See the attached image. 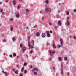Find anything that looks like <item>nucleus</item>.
Instances as JSON below:
<instances>
[{
    "label": "nucleus",
    "mask_w": 76,
    "mask_h": 76,
    "mask_svg": "<svg viewBox=\"0 0 76 76\" xmlns=\"http://www.w3.org/2000/svg\"><path fill=\"white\" fill-rule=\"evenodd\" d=\"M30 36H28V45L29 47V49L30 48H34V47L32 45H31V42L30 41Z\"/></svg>",
    "instance_id": "1"
},
{
    "label": "nucleus",
    "mask_w": 76,
    "mask_h": 76,
    "mask_svg": "<svg viewBox=\"0 0 76 76\" xmlns=\"http://www.w3.org/2000/svg\"><path fill=\"white\" fill-rule=\"evenodd\" d=\"M46 12H48V11L49 12H51V9L50 8H47L46 7L45 9Z\"/></svg>",
    "instance_id": "2"
},
{
    "label": "nucleus",
    "mask_w": 76,
    "mask_h": 76,
    "mask_svg": "<svg viewBox=\"0 0 76 76\" xmlns=\"http://www.w3.org/2000/svg\"><path fill=\"white\" fill-rule=\"evenodd\" d=\"M35 70L36 71V72H38V69L37 68H35L32 69V72H35Z\"/></svg>",
    "instance_id": "3"
},
{
    "label": "nucleus",
    "mask_w": 76,
    "mask_h": 76,
    "mask_svg": "<svg viewBox=\"0 0 76 76\" xmlns=\"http://www.w3.org/2000/svg\"><path fill=\"white\" fill-rule=\"evenodd\" d=\"M60 42L61 44V46H63V39H62L61 38L60 39Z\"/></svg>",
    "instance_id": "4"
},
{
    "label": "nucleus",
    "mask_w": 76,
    "mask_h": 76,
    "mask_svg": "<svg viewBox=\"0 0 76 76\" xmlns=\"http://www.w3.org/2000/svg\"><path fill=\"white\" fill-rule=\"evenodd\" d=\"M13 4H14V6H15L16 4V0H13Z\"/></svg>",
    "instance_id": "5"
},
{
    "label": "nucleus",
    "mask_w": 76,
    "mask_h": 76,
    "mask_svg": "<svg viewBox=\"0 0 76 76\" xmlns=\"http://www.w3.org/2000/svg\"><path fill=\"white\" fill-rule=\"evenodd\" d=\"M36 35L37 37H39V36H40V33L37 32L36 34Z\"/></svg>",
    "instance_id": "6"
},
{
    "label": "nucleus",
    "mask_w": 76,
    "mask_h": 76,
    "mask_svg": "<svg viewBox=\"0 0 76 76\" xmlns=\"http://www.w3.org/2000/svg\"><path fill=\"white\" fill-rule=\"evenodd\" d=\"M42 36L43 38H45V33H42Z\"/></svg>",
    "instance_id": "7"
},
{
    "label": "nucleus",
    "mask_w": 76,
    "mask_h": 76,
    "mask_svg": "<svg viewBox=\"0 0 76 76\" xmlns=\"http://www.w3.org/2000/svg\"><path fill=\"white\" fill-rule=\"evenodd\" d=\"M20 5H18L17 7V9H18V10H19V9H20Z\"/></svg>",
    "instance_id": "8"
},
{
    "label": "nucleus",
    "mask_w": 76,
    "mask_h": 76,
    "mask_svg": "<svg viewBox=\"0 0 76 76\" xmlns=\"http://www.w3.org/2000/svg\"><path fill=\"white\" fill-rule=\"evenodd\" d=\"M29 10H28V9H26V13L28 14V13H29Z\"/></svg>",
    "instance_id": "9"
},
{
    "label": "nucleus",
    "mask_w": 76,
    "mask_h": 76,
    "mask_svg": "<svg viewBox=\"0 0 76 76\" xmlns=\"http://www.w3.org/2000/svg\"><path fill=\"white\" fill-rule=\"evenodd\" d=\"M61 21H58V25H61Z\"/></svg>",
    "instance_id": "10"
},
{
    "label": "nucleus",
    "mask_w": 76,
    "mask_h": 76,
    "mask_svg": "<svg viewBox=\"0 0 76 76\" xmlns=\"http://www.w3.org/2000/svg\"><path fill=\"white\" fill-rule=\"evenodd\" d=\"M65 12H66V15H69V13H70V12H69L68 11H66Z\"/></svg>",
    "instance_id": "11"
},
{
    "label": "nucleus",
    "mask_w": 76,
    "mask_h": 76,
    "mask_svg": "<svg viewBox=\"0 0 76 76\" xmlns=\"http://www.w3.org/2000/svg\"><path fill=\"white\" fill-rule=\"evenodd\" d=\"M18 72H19V71H18V70L15 71H14V73L15 74H18Z\"/></svg>",
    "instance_id": "12"
},
{
    "label": "nucleus",
    "mask_w": 76,
    "mask_h": 76,
    "mask_svg": "<svg viewBox=\"0 0 76 76\" xmlns=\"http://www.w3.org/2000/svg\"><path fill=\"white\" fill-rule=\"evenodd\" d=\"M24 66L23 67L21 68V72H23V70H24Z\"/></svg>",
    "instance_id": "13"
},
{
    "label": "nucleus",
    "mask_w": 76,
    "mask_h": 76,
    "mask_svg": "<svg viewBox=\"0 0 76 76\" xmlns=\"http://www.w3.org/2000/svg\"><path fill=\"white\" fill-rule=\"evenodd\" d=\"M66 25H70V23L68 21V20H67L66 22Z\"/></svg>",
    "instance_id": "14"
},
{
    "label": "nucleus",
    "mask_w": 76,
    "mask_h": 76,
    "mask_svg": "<svg viewBox=\"0 0 76 76\" xmlns=\"http://www.w3.org/2000/svg\"><path fill=\"white\" fill-rule=\"evenodd\" d=\"M58 60L60 61H61V60H62V58L61 57H59L58 58Z\"/></svg>",
    "instance_id": "15"
},
{
    "label": "nucleus",
    "mask_w": 76,
    "mask_h": 76,
    "mask_svg": "<svg viewBox=\"0 0 76 76\" xmlns=\"http://www.w3.org/2000/svg\"><path fill=\"white\" fill-rule=\"evenodd\" d=\"M10 29L11 31H12L13 30V27L12 26L11 27Z\"/></svg>",
    "instance_id": "16"
},
{
    "label": "nucleus",
    "mask_w": 76,
    "mask_h": 76,
    "mask_svg": "<svg viewBox=\"0 0 76 76\" xmlns=\"http://www.w3.org/2000/svg\"><path fill=\"white\" fill-rule=\"evenodd\" d=\"M26 50V48H23L22 49V50L23 51H25Z\"/></svg>",
    "instance_id": "17"
},
{
    "label": "nucleus",
    "mask_w": 76,
    "mask_h": 76,
    "mask_svg": "<svg viewBox=\"0 0 76 76\" xmlns=\"http://www.w3.org/2000/svg\"><path fill=\"white\" fill-rule=\"evenodd\" d=\"M45 3L46 4H48V0H46L45 1Z\"/></svg>",
    "instance_id": "18"
},
{
    "label": "nucleus",
    "mask_w": 76,
    "mask_h": 76,
    "mask_svg": "<svg viewBox=\"0 0 76 76\" xmlns=\"http://www.w3.org/2000/svg\"><path fill=\"white\" fill-rule=\"evenodd\" d=\"M64 59L66 61L67 60V57H65L64 58Z\"/></svg>",
    "instance_id": "19"
},
{
    "label": "nucleus",
    "mask_w": 76,
    "mask_h": 76,
    "mask_svg": "<svg viewBox=\"0 0 76 76\" xmlns=\"http://www.w3.org/2000/svg\"><path fill=\"white\" fill-rule=\"evenodd\" d=\"M53 48H56V45L55 44H54L53 45Z\"/></svg>",
    "instance_id": "20"
},
{
    "label": "nucleus",
    "mask_w": 76,
    "mask_h": 76,
    "mask_svg": "<svg viewBox=\"0 0 76 76\" xmlns=\"http://www.w3.org/2000/svg\"><path fill=\"white\" fill-rule=\"evenodd\" d=\"M34 75H37V73L36 72H34Z\"/></svg>",
    "instance_id": "21"
},
{
    "label": "nucleus",
    "mask_w": 76,
    "mask_h": 76,
    "mask_svg": "<svg viewBox=\"0 0 76 76\" xmlns=\"http://www.w3.org/2000/svg\"><path fill=\"white\" fill-rule=\"evenodd\" d=\"M3 73H5V76H8V75H7V74L6 72H3Z\"/></svg>",
    "instance_id": "22"
},
{
    "label": "nucleus",
    "mask_w": 76,
    "mask_h": 76,
    "mask_svg": "<svg viewBox=\"0 0 76 76\" xmlns=\"http://www.w3.org/2000/svg\"><path fill=\"white\" fill-rule=\"evenodd\" d=\"M55 53V52L54 51H52V52L50 53L51 55H52V54H53V53Z\"/></svg>",
    "instance_id": "23"
},
{
    "label": "nucleus",
    "mask_w": 76,
    "mask_h": 76,
    "mask_svg": "<svg viewBox=\"0 0 76 76\" xmlns=\"http://www.w3.org/2000/svg\"><path fill=\"white\" fill-rule=\"evenodd\" d=\"M16 16L17 18H18L19 16V14H17L16 15Z\"/></svg>",
    "instance_id": "24"
},
{
    "label": "nucleus",
    "mask_w": 76,
    "mask_h": 76,
    "mask_svg": "<svg viewBox=\"0 0 76 76\" xmlns=\"http://www.w3.org/2000/svg\"><path fill=\"white\" fill-rule=\"evenodd\" d=\"M58 48H60V47H61V45H58Z\"/></svg>",
    "instance_id": "25"
},
{
    "label": "nucleus",
    "mask_w": 76,
    "mask_h": 76,
    "mask_svg": "<svg viewBox=\"0 0 76 76\" xmlns=\"http://www.w3.org/2000/svg\"><path fill=\"white\" fill-rule=\"evenodd\" d=\"M47 37H50V34H47Z\"/></svg>",
    "instance_id": "26"
},
{
    "label": "nucleus",
    "mask_w": 76,
    "mask_h": 76,
    "mask_svg": "<svg viewBox=\"0 0 76 76\" xmlns=\"http://www.w3.org/2000/svg\"><path fill=\"white\" fill-rule=\"evenodd\" d=\"M24 66H26V65H27V64L25 62L24 64Z\"/></svg>",
    "instance_id": "27"
},
{
    "label": "nucleus",
    "mask_w": 76,
    "mask_h": 76,
    "mask_svg": "<svg viewBox=\"0 0 76 76\" xmlns=\"http://www.w3.org/2000/svg\"><path fill=\"white\" fill-rule=\"evenodd\" d=\"M46 33H47V34H49V33H50V32H49V31H46Z\"/></svg>",
    "instance_id": "28"
},
{
    "label": "nucleus",
    "mask_w": 76,
    "mask_h": 76,
    "mask_svg": "<svg viewBox=\"0 0 76 76\" xmlns=\"http://www.w3.org/2000/svg\"><path fill=\"white\" fill-rule=\"evenodd\" d=\"M13 56H16V53H14L13 54Z\"/></svg>",
    "instance_id": "29"
},
{
    "label": "nucleus",
    "mask_w": 76,
    "mask_h": 76,
    "mask_svg": "<svg viewBox=\"0 0 76 76\" xmlns=\"http://www.w3.org/2000/svg\"><path fill=\"white\" fill-rule=\"evenodd\" d=\"M73 38L74 39H75L76 40V37L75 36H74L73 37Z\"/></svg>",
    "instance_id": "30"
},
{
    "label": "nucleus",
    "mask_w": 76,
    "mask_h": 76,
    "mask_svg": "<svg viewBox=\"0 0 76 76\" xmlns=\"http://www.w3.org/2000/svg\"><path fill=\"white\" fill-rule=\"evenodd\" d=\"M15 39H15V37L13 38L12 39V40H13V41H15Z\"/></svg>",
    "instance_id": "31"
},
{
    "label": "nucleus",
    "mask_w": 76,
    "mask_h": 76,
    "mask_svg": "<svg viewBox=\"0 0 76 76\" xmlns=\"http://www.w3.org/2000/svg\"><path fill=\"white\" fill-rule=\"evenodd\" d=\"M49 25H52V23H51V22H50L49 23Z\"/></svg>",
    "instance_id": "32"
},
{
    "label": "nucleus",
    "mask_w": 76,
    "mask_h": 76,
    "mask_svg": "<svg viewBox=\"0 0 76 76\" xmlns=\"http://www.w3.org/2000/svg\"><path fill=\"white\" fill-rule=\"evenodd\" d=\"M61 73L62 75H63V70H61Z\"/></svg>",
    "instance_id": "33"
},
{
    "label": "nucleus",
    "mask_w": 76,
    "mask_h": 76,
    "mask_svg": "<svg viewBox=\"0 0 76 76\" xmlns=\"http://www.w3.org/2000/svg\"><path fill=\"white\" fill-rule=\"evenodd\" d=\"M20 48H22V47H23V46L22 45V44H21L20 45Z\"/></svg>",
    "instance_id": "34"
},
{
    "label": "nucleus",
    "mask_w": 76,
    "mask_h": 76,
    "mask_svg": "<svg viewBox=\"0 0 76 76\" xmlns=\"http://www.w3.org/2000/svg\"><path fill=\"white\" fill-rule=\"evenodd\" d=\"M24 73H27V71H26V70H25L24 71Z\"/></svg>",
    "instance_id": "35"
},
{
    "label": "nucleus",
    "mask_w": 76,
    "mask_h": 76,
    "mask_svg": "<svg viewBox=\"0 0 76 76\" xmlns=\"http://www.w3.org/2000/svg\"><path fill=\"white\" fill-rule=\"evenodd\" d=\"M19 65H17V67H18V68H19Z\"/></svg>",
    "instance_id": "36"
},
{
    "label": "nucleus",
    "mask_w": 76,
    "mask_h": 76,
    "mask_svg": "<svg viewBox=\"0 0 76 76\" xmlns=\"http://www.w3.org/2000/svg\"><path fill=\"white\" fill-rule=\"evenodd\" d=\"M20 76H23V75L22 74H20Z\"/></svg>",
    "instance_id": "37"
},
{
    "label": "nucleus",
    "mask_w": 76,
    "mask_h": 76,
    "mask_svg": "<svg viewBox=\"0 0 76 76\" xmlns=\"http://www.w3.org/2000/svg\"><path fill=\"white\" fill-rule=\"evenodd\" d=\"M9 1V0H7L5 1V2H6L7 3Z\"/></svg>",
    "instance_id": "38"
},
{
    "label": "nucleus",
    "mask_w": 76,
    "mask_h": 76,
    "mask_svg": "<svg viewBox=\"0 0 76 76\" xmlns=\"http://www.w3.org/2000/svg\"><path fill=\"white\" fill-rule=\"evenodd\" d=\"M49 53H51L52 52H51V50H50V51H49Z\"/></svg>",
    "instance_id": "39"
},
{
    "label": "nucleus",
    "mask_w": 76,
    "mask_h": 76,
    "mask_svg": "<svg viewBox=\"0 0 76 76\" xmlns=\"http://www.w3.org/2000/svg\"><path fill=\"white\" fill-rule=\"evenodd\" d=\"M3 42H6V40L5 39L3 40Z\"/></svg>",
    "instance_id": "40"
},
{
    "label": "nucleus",
    "mask_w": 76,
    "mask_h": 76,
    "mask_svg": "<svg viewBox=\"0 0 76 76\" xmlns=\"http://www.w3.org/2000/svg\"><path fill=\"white\" fill-rule=\"evenodd\" d=\"M73 12H76V10H74Z\"/></svg>",
    "instance_id": "41"
},
{
    "label": "nucleus",
    "mask_w": 76,
    "mask_h": 76,
    "mask_svg": "<svg viewBox=\"0 0 76 76\" xmlns=\"http://www.w3.org/2000/svg\"><path fill=\"white\" fill-rule=\"evenodd\" d=\"M32 42H33V45H34V41L32 40Z\"/></svg>",
    "instance_id": "42"
},
{
    "label": "nucleus",
    "mask_w": 76,
    "mask_h": 76,
    "mask_svg": "<svg viewBox=\"0 0 76 76\" xmlns=\"http://www.w3.org/2000/svg\"><path fill=\"white\" fill-rule=\"evenodd\" d=\"M5 13H4V12H2V14L3 15H4Z\"/></svg>",
    "instance_id": "43"
},
{
    "label": "nucleus",
    "mask_w": 76,
    "mask_h": 76,
    "mask_svg": "<svg viewBox=\"0 0 76 76\" xmlns=\"http://www.w3.org/2000/svg\"><path fill=\"white\" fill-rule=\"evenodd\" d=\"M33 52V51L31 50L30 52V53H32V52Z\"/></svg>",
    "instance_id": "44"
},
{
    "label": "nucleus",
    "mask_w": 76,
    "mask_h": 76,
    "mask_svg": "<svg viewBox=\"0 0 76 76\" xmlns=\"http://www.w3.org/2000/svg\"><path fill=\"white\" fill-rule=\"evenodd\" d=\"M13 71H15V70H16V69H15L14 68L13 69Z\"/></svg>",
    "instance_id": "45"
},
{
    "label": "nucleus",
    "mask_w": 76,
    "mask_h": 76,
    "mask_svg": "<svg viewBox=\"0 0 76 76\" xmlns=\"http://www.w3.org/2000/svg\"><path fill=\"white\" fill-rule=\"evenodd\" d=\"M61 66H63V63H61Z\"/></svg>",
    "instance_id": "46"
},
{
    "label": "nucleus",
    "mask_w": 76,
    "mask_h": 76,
    "mask_svg": "<svg viewBox=\"0 0 76 76\" xmlns=\"http://www.w3.org/2000/svg\"><path fill=\"white\" fill-rule=\"evenodd\" d=\"M10 57H12V55H10Z\"/></svg>",
    "instance_id": "47"
},
{
    "label": "nucleus",
    "mask_w": 76,
    "mask_h": 76,
    "mask_svg": "<svg viewBox=\"0 0 76 76\" xmlns=\"http://www.w3.org/2000/svg\"><path fill=\"white\" fill-rule=\"evenodd\" d=\"M1 12H3V10L2 9L1 10Z\"/></svg>",
    "instance_id": "48"
},
{
    "label": "nucleus",
    "mask_w": 76,
    "mask_h": 76,
    "mask_svg": "<svg viewBox=\"0 0 76 76\" xmlns=\"http://www.w3.org/2000/svg\"><path fill=\"white\" fill-rule=\"evenodd\" d=\"M50 33H52V31H50Z\"/></svg>",
    "instance_id": "49"
},
{
    "label": "nucleus",
    "mask_w": 76,
    "mask_h": 76,
    "mask_svg": "<svg viewBox=\"0 0 76 76\" xmlns=\"http://www.w3.org/2000/svg\"><path fill=\"white\" fill-rule=\"evenodd\" d=\"M26 57L28 58V55H26Z\"/></svg>",
    "instance_id": "50"
},
{
    "label": "nucleus",
    "mask_w": 76,
    "mask_h": 76,
    "mask_svg": "<svg viewBox=\"0 0 76 76\" xmlns=\"http://www.w3.org/2000/svg\"><path fill=\"white\" fill-rule=\"evenodd\" d=\"M47 45H49V43H48V42H47Z\"/></svg>",
    "instance_id": "51"
},
{
    "label": "nucleus",
    "mask_w": 76,
    "mask_h": 76,
    "mask_svg": "<svg viewBox=\"0 0 76 76\" xmlns=\"http://www.w3.org/2000/svg\"><path fill=\"white\" fill-rule=\"evenodd\" d=\"M53 70H55V67H53Z\"/></svg>",
    "instance_id": "52"
},
{
    "label": "nucleus",
    "mask_w": 76,
    "mask_h": 76,
    "mask_svg": "<svg viewBox=\"0 0 76 76\" xmlns=\"http://www.w3.org/2000/svg\"><path fill=\"white\" fill-rule=\"evenodd\" d=\"M60 10H59L58 11V13H60Z\"/></svg>",
    "instance_id": "53"
},
{
    "label": "nucleus",
    "mask_w": 76,
    "mask_h": 76,
    "mask_svg": "<svg viewBox=\"0 0 76 76\" xmlns=\"http://www.w3.org/2000/svg\"><path fill=\"white\" fill-rule=\"evenodd\" d=\"M13 20V18H11V19H10V20Z\"/></svg>",
    "instance_id": "54"
},
{
    "label": "nucleus",
    "mask_w": 76,
    "mask_h": 76,
    "mask_svg": "<svg viewBox=\"0 0 76 76\" xmlns=\"http://www.w3.org/2000/svg\"><path fill=\"white\" fill-rule=\"evenodd\" d=\"M55 28L56 29H57V27H55Z\"/></svg>",
    "instance_id": "55"
},
{
    "label": "nucleus",
    "mask_w": 76,
    "mask_h": 76,
    "mask_svg": "<svg viewBox=\"0 0 76 76\" xmlns=\"http://www.w3.org/2000/svg\"><path fill=\"white\" fill-rule=\"evenodd\" d=\"M30 67H31V68H32V66H30Z\"/></svg>",
    "instance_id": "56"
},
{
    "label": "nucleus",
    "mask_w": 76,
    "mask_h": 76,
    "mask_svg": "<svg viewBox=\"0 0 76 76\" xmlns=\"http://www.w3.org/2000/svg\"><path fill=\"white\" fill-rule=\"evenodd\" d=\"M29 27H27V29H28Z\"/></svg>",
    "instance_id": "57"
},
{
    "label": "nucleus",
    "mask_w": 76,
    "mask_h": 76,
    "mask_svg": "<svg viewBox=\"0 0 76 76\" xmlns=\"http://www.w3.org/2000/svg\"><path fill=\"white\" fill-rule=\"evenodd\" d=\"M42 19H44V18L43 17H42Z\"/></svg>",
    "instance_id": "58"
},
{
    "label": "nucleus",
    "mask_w": 76,
    "mask_h": 76,
    "mask_svg": "<svg viewBox=\"0 0 76 76\" xmlns=\"http://www.w3.org/2000/svg\"><path fill=\"white\" fill-rule=\"evenodd\" d=\"M67 19H69V17H68L67 18Z\"/></svg>",
    "instance_id": "59"
},
{
    "label": "nucleus",
    "mask_w": 76,
    "mask_h": 76,
    "mask_svg": "<svg viewBox=\"0 0 76 76\" xmlns=\"http://www.w3.org/2000/svg\"><path fill=\"white\" fill-rule=\"evenodd\" d=\"M4 56H5V55H6V54H5V53H4Z\"/></svg>",
    "instance_id": "60"
},
{
    "label": "nucleus",
    "mask_w": 76,
    "mask_h": 76,
    "mask_svg": "<svg viewBox=\"0 0 76 76\" xmlns=\"http://www.w3.org/2000/svg\"><path fill=\"white\" fill-rule=\"evenodd\" d=\"M36 26H34V28H36Z\"/></svg>",
    "instance_id": "61"
},
{
    "label": "nucleus",
    "mask_w": 76,
    "mask_h": 76,
    "mask_svg": "<svg viewBox=\"0 0 76 76\" xmlns=\"http://www.w3.org/2000/svg\"><path fill=\"white\" fill-rule=\"evenodd\" d=\"M68 75H69H69H70V74L69 73H68Z\"/></svg>",
    "instance_id": "62"
},
{
    "label": "nucleus",
    "mask_w": 76,
    "mask_h": 76,
    "mask_svg": "<svg viewBox=\"0 0 76 76\" xmlns=\"http://www.w3.org/2000/svg\"><path fill=\"white\" fill-rule=\"evenodd\" d=\"M19 1H22V0H18Z\"/></svg>",
    "instance_id": "63"
},
{
    "label": "nucleus",
    "mask_w": 76,
    "mask_h": 76,
    "mask_svg": "<svg viewBox=\"0 0 76 76\" xmlns=\"http://www.w3.org/2000/svg\"><path fill=\"white\" fill-rule=\"evenodd\" d=\"M17 57H18H18H19V56H18Z\"/></svg>",
    "instance_id": "64"
}]
</instances>
